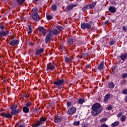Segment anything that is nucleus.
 I'll return each mask as SVG.
<instances>
[{
	"label": "nucleus",
	"instance_id": "2eb2a0df",
	"mask_svg": "<svg viewBox=\"0 0 127 127\" xmlns=\"http://www.w3.org/2000/svg\"><path fill=\"white\" fill-rule=\"evenodd\" d=\"M115 86H116V84L113 81H109L107 84V88L108 89H114Z\"/></svg>",
	"mask_w": 127,
	"mask_h": 127
},
{
	"label": "nucleus",
	"instance_id": "ddd939ff",
	"mask_svg": "<svg viewBox=\"0 0 127 127\" xmlns=\"http://www.w3.org/2000/svg\"><path fill=\"white\" fill-rule=\"evenodd\" d=\"M77 3L75 4H72L71 5H68L65 8V11L66 12H68V11H69V10H72V9H73V7H76V6H77Z\"/></svg>",
	"mask_w": 127,
	"mask_h": 127
},
{
	"label": "nucleus",
	"instance_id": "e2e57ef3",
	"mask_svg": "<svg viewBox=\"0 0 127 127\" xmlns=\"http://www.w3.org/2000/svg\"><path fill=\"white\" fill-rule=\"evenodd\" d=\"M25 98H27V94H26V92H25Z\"/></svg>",
	"mask_w": 127,
	"mask_h": 127
},
{
	"label": "nucleus",
	"instance_id": "20e7f679",
	"mask_svg": "<svg viewBox=\"0 0 127 127\" xmlns=\"http://www.w3.org/2000/svg\"><path fill=\"white\" fill-rule=\"evenodd\" d=\"M54 85H55L59 89V90H61L62 88H64V86H65V80L63 78L61 79H58L57 80L53 81Z\"/></svg>",
	"mask_w": 127,
	"mask_h": 127
},
{
	"label": "nucleus",
	"instance_id": "1a4fd4ad",
	"mask_svg": "<svg viewBox=\"0 0 127 127\" xmlns=\"http://www.w3.org/2000/svg\"><path fill=\"white\" fill-rule=\"evenodd\" d=\"M9 34V31H4V30H0V38H2V37H5Z\"/></svg>",
	"mask_w": 127,
	"mask_h": 127
},
{
	"label": "nucleus",
	"instance_id": "f257e3e1",
	"mask_svg": "<svg viewBox=\"0 0 127 127\" xmlns=\"http://www.w3.org/2000/svg\"><path fill=\"white\" fill-rule=\"evenodd\" d=\"M91 115L93 117H96L99 114H101L103 112V107L101 104L96 103L92 106Z\"/></svg>",
	"mask_w": 127,
	"mask_h": 127
},
{
	"label": "nucleus",
	"instance_id": "473e14b6",
	"mask_svg": "<svg viewBox=\"0 0 127 127\" xmlns=\"http://www.w3.org/2000/svg\"><path fill=\"white\" fill-rule=\"evenodd\" d=\"M64 61L65 62H71V61H72V60L70 58L65 57L64 58Z\"/></svg>",
	"mask_w": 127,
	"mask_h": 127
},
{
	"label": "nucleus",
	"instance_id": "58836bf2",
	"mask_svg": "<svg viewBox=\"0 0 127 127\" xmlns=\"http://www.w3.org/2000/svg\"><path fill=\"white\" fill-rule=\"evenodd\" d=\"M116 43V41L115 40L110 41L109 42L110 45L113 46Z\"/></svg>",
	"mask_w": 127,
	"mask_h": 127
},
{
	"label": "nucleus",
	"instance_id": "bf43d9fd",
	"mask_svg": "<svg viewBox=\"0 0 127 127\" xmlns=\"http://www.w3.org/2000/svg\"><path fill=\"white\" fill-rule=\"evenodd\" d=\"M125 102H126V103H127V96L125 97Z\"/></svg>",
	"mask_w": 127,
	"mask_h": 127
},
{
	"label": "nucleus",
	"instance_id": "c756f323",
	"mask_svg": "<svg viewBox=\"0 0 127 127\" xmlns=\"http://www.w3.org/2000/svg\"><path fill=\"white\" fill-rule=\"evenodd\" d=\"M56 28H57V29H58V30H59L60 31H62V30H63V29H64V28H63V27H62V26H60V25H58L56 26Z\"/></svg>",
	"mask_w": 127,
	"mask_h": 127
},
{
	"label": "nucleus",
	"instance_id": "de8ad7c7",
	"mask_svg": "<svg viewBox=\"0 0 127 127\" xmlns=\"http://www.w3.org/2000/svg\"><path fill=\"white\" fill-rule=\"evenodd\" d=\"M84 7L86 10L90 9V8H91L89 4L86 5Z\"/></svg>",
	"mask_w": 127,
	"mask_h": 127
},
{
	"label": "nucleus",
	"instance_id": "5701e85b",
	"mask_svg": "<svg viewBox=\"0 0 127 127\" xmlns=\"http://www.w3.org/2000/svg\"><path fill=\"white\" fill-rule=\"evenodd\" d=\"M110 98H111V94L110 93L107 94L104 97L105 102H107L110 100Z\"/></svg>",
	"mask_w": 127,
	"mask_h": 127
},
{
	"label": "nucleus",
	"instance_id": "9d476101",
	"mask_svg": "<svg viewBox=\"0 0 127 127\" xmlns=\"http://www.w3.org/2000/svg\"><path fill=\"white\" fill-rule=\"evenodd\" d=\"M0 116H1L3 119H11V118H12V116L9 113H0Z\"/></svg>",
	"mask_w": 127,
	"mask_h": 127
},
{
	"label": "nucleus",
	"instance_id": "b1692460",
	"mask_svg": "<svg viewBox=\"0 0 127 127\" xmlns=\"http://www.w3.org/2000/svg\"><path fill=\"white\" fill-rule=\"evenodd\" d=\"M58 8V7H57V5H56V4H54L51 6V9L52 11H56Z\"/></svg>",
	"mask_w": 127,
	"mask_h": 127
},
{
	"label": "nucleus",
	"instance_id": "7ed1b4c3",
	"mask_svg": "<svg viewBox=\"0 0 127 127\" xmlns=\"http://www.w3.org/2000/svg\"><path fill=\"white\" fill-rule=\"evenodd\" d=\"M31 12H32L31 16L32 19L34 20V21L38 22V21L40 20V16L38 14V9H37V7L33 8Z\"/></svg>",
	"mask_w": 127,
	"mask_h": 127
},
{
	"label": "nucleus",
	"instance_id": "39448f33",
	"mask_svg": "<svg viewBox=\"0 0 127 127\" xmlns=\"http://www.w3.org/2000/svg\"><path fill=\"white\" fill-rule=\"evenodd\" d=\"M93 23V21H90L89 23H83L81 24V28L82 29H91L92 26H91V24Z\"/></svg>",
	"mask_w": 127,
	"mask_h": 127
},
{
	"label": "nucleus",
	"instance_id": "13d9d810",
	"mask_svg": "<svg viewBox=\"0 0 127 127\" xmlns=\"http://www.w3.org/2000/svg\"><path fill=\"white\" fill-rule=\"evenodd\" d=\"M82 10V11H86V8H85V7H83L82 8V9H81Z\"/></svg>",
	"mask_w": 127,
	"mask_h": 127
},
{
	"label": "nucleus",
	"instance_id": "37998d69",
	"mask_svg": "<svg viewBox=\"0 0 127 127\" xmlns=\"http://www.w3.org/2000/svg\"><path fill=\"white\" fill-rule=\"evenodd\" d=\"M107 109L109 111H111V110H113V106H112V105H109L107 107Z\"/></svg>",
	"mask_w": 127,
	"mask_h": 127
},
{
	"label": "nucleus",
	"instance_id": "7c9ffc66",
	"mask_svg": "<svg viewBox=\"0 0 127 127\" xmlns=\"http://www.w3.org/2000/svg\"><path fill=\"white\" fill-rule=\"evenodd\" d=\"M11 110H16L17 109V105L13 104L11 107H10Z\"/></svg>",
	"mask_w": 127,
	"mask_h": 127
},
{
	"label": "nucleus",
	"instance_id": "09e8293b",
	"mask_svg": "<svg viewBox=\"0 0 127 127\" xmlns=\"http://www.w3.org/2000/svg\"><path fill=\"white\" fill-rule=\"evenodd\" d=\"M82 125V127H88V126L87 125V124H86L85 123L83 122L81 124Z\"/></svg>",
	"mask_w": 127,
	"mask_h": 127
},
{
	"label": "nucleus",
	"instance_id": "412c9836",
	"mask_svg": "<svg viewBox=\"0 0 127 127\" xmlns=\"http://www.w3.org/2000/svg\"><path fill=\"white\" fill-rule=\"evenodd\" d=\"M67 43H68L69 45H72V44L74 43V39H73L72 38L67 39Z\"/></svg>",
	"mask_w": 127,
	"mask_h": 127
},
{
	"label": "nucleus",
	"instance_id": "4d7b16f0",
	"mask_svg": "<svg viewBox=\"0 0 127 127\" xmlns=\"http://www.w3.org/2000/svg\"><path fill=\"white\" fill-rule=\"evenodd\" d=\"M108 23H109V20H106L104 22V24L105 25L108 24Z\"/></svg>",
	"mask_w": 127,
	"mask_h": 127
},
{
	"label": "nucleus",
	"instance_id": "3c124183",
	"mask_svg": "<svg viewBox=\"0 0 127 127\" xmlns=\"http://www.w3.org/2000/svg\"><path fill=\"white\" fill-rule=\"evenodd\" d=\"M123 116V113L122 112H119L118 114L117 115L118 118H120Z\"/></svg>",
	"mask_w": 127,
	"mask_h": 127
},
{
	"label": "nucleus",
	"instance_id": "f704fd0d",
	"mask_svg": "<svg viewBox=\"0 0 127 127\" xmlns=\"http://www.w3.org/2000/svg\"><path fill=\"white\" fill-rule=\"evenodd\" d=\"M46 18L48 20H51L52 19L53 17L50 15H46Z\"/></svg>",
	"mask_w": 127,
	"mask_h": 127
},
{
	"label": "nucleus",
	"instance_id": "864d4df0",
	"mask_svg": "<svg viewBox=\"0 0 127 127\" xmlns=\"http://www.w3.org/2000/svg\"><path fill=\"white\" fill-rule=\"evenodd\" d=\"M127 73H124L122 75V78H127Z\"/></svg>",
	"mask_w": 127,
	"mask_h": 127
},
{
	"label": "nucleus",
	"instance_id": "393cba45",
	"mask_svg": "<svg viewBox=\"0 0 127 127\" xmlns=\"http://www.w3.org/2000/svg\"><path fill=\"white\" fill-rule=\"evenodd\" d=\"M28 34H31L32 33V26L31 25H28Z\"/></svg>",
	"mask_w": 127,
	"mask_h": 127
},
{
	"label": "nucleus",
	"instance_id": "680f3d73",
	"mask_svg": "<svg viewBox=\"0 0 127 127\" xmlns=\"http://www.w3.org/2000/svg\"><path fill=\"white\" fill-rule=\"evenodd\" d=\"M61 50H62V51H63L64 50V47H61Z\"/></svg>",
	"mask_w": 127,
	"mask_h": 127
},
{
	"label": "nucleus",
	"instance_id": "a211bd4d",
	"mask_svg": "<svg viewBox=\"0 0 127 127\" xmlns=\"http://www.w3.org/2000/svg\"><path fill=\"white\" fill-rule=\"evenodd\" d=\"M41 123L39 120H37L35 122L34 124H33L32 127H39V126H41Z\"/></svg>",
	"mask_w": 127,
	"mask_h": 127
},
{
	"label": "nucleus",
	"instance_id": "338daca9",
	"mask_svg": "<svg viewBox=\"0 0 127 127\" xmlns=\"http://www.w3.org/2000/svg\"><path fill=\"white\" fill-rule=\"evenodd\" d=\"M35 1H38L39 0H34Z\"/></svg>",
	"mask_w": 127,
	"mask_h": 127
},
{
	"label": "nucleus",
	"instance_id": "4c0bfd02",
	"mask_svg": "<svg viewBox=\"0 0 127 127\" xmlns=\"http://www.w3.org/2000/svg\"><path fill=\"white\" fill-rule=\"evenodd\" d=\"M126 119L127 117L125 115H123L121 118V122H125Z\"/></svg>",
	"mask_w": 127,
	"mask_h": 127
},
{
	"label": "nucleus",
	"instance_id": "6e6552de",
	"mask_svg": "<svg viewBox=\"0 0 127 127\" xmlns=\"http://www.w3.org/2000/svg\"><path fill=\"white\" fill-rule=\"evenodd\" d=\"M77 108L72 107L67 110V115H68V116H73L74 114H75Z\"/></svg>",
	"mask_w": 127,
	"mask_h": 127
},
{
	"label": "nucleus",
	"instance_id": "052dcab7",
	"mask_svg": "<svg viewBox=\"0 0 127 127\" xmlns=\"http://www.w3.org/2000/svg\"><path fill=\"white\" fill-rule=\"evenodd\" d=\"M22 98H25V93L23 94Z\"/></svg>",
	"mask_w": 127,
	"mask_h": 127
},
{
	"label": "nucleus",
	"instance_id": "49530a36",
	"mask_svg": "<svg viewBox=\"0 0 127 127\" xmlns=\"http://www.w3.org/2000/svg\"><path fill=\"white\" fill-rule=\"evenodd\" d=\"M123 94L124 95H127V89H124L122 91Z\"/></svg>",
	"mask_w": 127,
	"mask_h": 127
},
{
	"label": "nucleus",
	"instance_id": "e433bc0d",
	"mask_svg": "<svg viewBox=\"0 0 127 127\" xmlns=\"http://www.w3.org/2000/svg\"><path fill=\"white\" fill-rule=\"evenodd\" d=\"M66 105H67V108L69 107H71L72 106V102L70 101H67L66 102Z\"/></svg>",
	"mask_w": 127,
	"mask_h": 127
},
{
	"label": "nucleus",
	"instance_id": "2f4dec72",
	"mask_svg": "<svg viewBox=\"0 0 127 127\" xmlns=\"http://www.w3.org/2000/svg\"><path fill=\"white\" fill-rule=\"evenodd\" d=\"M10 115L11 116H15V115H16V110H11L10 112Z\"/></svg>",
	"mask_w": 127,
	"mask_h": 127
},
{
	"label": "nucleus",
	"instance_id": "c9c22d12",
	"mask_svg": "<svg viewBox=\"0 0 127 127\" xmlns=\"http://www.w3.org/2000/svg\"><path fill=\"white\" fill-rule=\"evenodd\" d=\"M80 125V121H76L75 122H74L73 123V126H78Z\"/></svg>",
	"mask_w": 127,
	"mask_h": 127
},
{
	"label": "nucleus",
	"instance_id": "423d86ee",
	"mask_svg": "<svg viewBox=\"0 0 127 127\" xmlns=\"http://www.w3.org/2000/svg\"><path fill=\"white\" fill-rule=\"evenodd\" d=\"M64 120V116L61 115L56 116L54 119V123L55 124H59L63 121Z\"/></svg>",
	"mask_w": 127,
	"mask_h": 127
},
{
	"label": "nucleus",
	"instance_id": "ea45409f",
	"mask_svg": "<svg viewBox=\"0 0 127 127\" xmlns=\"http://www.w3.org/2000/svg\"><path fill=\"white\" fill-rule=\"evenodd\" d=\"M121 84H122V85H126V82H127V80L126 79H122L121 80Z\"/></svg>",
	"mask_w": 127,
	"mask_h": 127
},
{
	"label": "nucleus",
	"instance_id": "5fc2aeb1",
	"mask_svg": "<svg viewBox=\"0 0 127 127\" xmlns=\"http://www.w3.org/2000/svg\"><path fill=\"white\" fill-rule=\"evenodd\" d=\"M29 46H34V44L32 43V42H29Z\"/></svg>",
	"mask_w": 127,
	"mask_h": 127
},
{
	"label": "nucleus",
	"instance_id": "8fccbe9b",
	"mask_svg": "<svg viewBox=\"0 0 127 127\" xmlns=\"http://www.w3.org/2000/svg\"><path fill=\"white\" fill-rule=\"evenodd\" d=\"M90 64H86L85 65V68L86 70H88V69H90Z\"/></svg>",
	"mask_w": 127,
	"mask_h": 127
},
{
	"label": "nucleus",
	"instance_id": "c03bdc74",
	"mask_svg": "<svg viewBox=\"0 0 127 127\" xmlns=\"http://www.w3.org/2000/svg\"><path fill=\"white\" fill-rule=\"evenodd\" d=\"M19 113H21V110H20V109L16 110V115L19 114Z\"/></svg>",
	"mask_w": 127,
	"mask_h": 127
},
{
	"label": "nucleus",
	"instance_id": "6ab92c4d",
	"mask_svg": "<svg viewBox=\"0 0 127 127\" xmlns=\"http://www.w3.org/2000/svg\"><path fill=\"white\" fill-rule=\"evenodd\" d=\"M120 58L121 60H123V61H125L127 59V54L125 53L123 55H122L120 56Z\"/></svg>",
	"mask_w": 127,
	"mask_h": 127
},
{
	"label": "nucleus",
	"instance_id": "a878e982",
	"mask_svg": "<svg viewBox=\"0 0 127 127\" xmlns=\"http://www.w3.org/2000/svg\"><path fill=\"white\" fill-rule=\"evenodd\" d=\"M84 103H85V99L83 98H81L78 101V104H79V105H83Z\"/></svg>",
	"mask_w": 127,
	"mask_h": 127
},
{
	"label": "nucleus",
	"instance_id": "cd10ccee",
	"mask_svg": "<svg viewBox=\"0 0 127 127\" xmlns=\"http://www.w3.org/2000/svg\"><path fill=\"white\" fill-rule=\"evenodd\" d=\"M96 4H97V2H93L89 4V6L90 8L93 9L95 7V6H96Z\"/></svg>",
	"mask_w": 127,
	"mask_h": 127
},
{
	"label": "nucleus",
	"instance_id": "a19ab883",
	"mask_svg": "<svg viewBox=\"0 0 127 127\" xmlns=\"http://www.w3.org/2000/svg\"><path fill=\"white\" fill-rule=\"evenodd\" d=\"M108 118H102V120H100V123H105V122H106Z\"/></svg>",
	"mask_w": 127,
	"mask_h": 127
},
{
	"label": "nucleus",
	"instance_id": "72a5a7b5",
	"mask_svg": "<svg viewBox=\"0 0 127 127\" xmlns=\"http://www.w3.org/2000/svg\"><path fill=\"white\" fill-rule=\"evenodd\" d=\"M32 104V103H31V102L29 101L28 103L26 104L25 107H27V108H29V107H30V106H31Z\"/></svg>",
	"mask_w": 127,
	"mask_h": 127
},
{
	"label": "nucleus",
	"instance_id": "f8f14e48",
	"mask_svg": "<svg viewBox=\"0 0 127 127\" xmlns=\"http://www.w3.org/2000/svg\"><path fill=\"white\" fill-rule=\"evenodd\" d=\"M9 45L11 46H15V45H18L19 44V40L12 39L10 43H9Z\"/></svg>",
	"mask_w": 127,
	"mask_h": 127
},
{
	"label": "nucleus",
	"instance_id": "0eeeda50",
	"mask_svg": "<svg viewBox=\"0 0 127 127\" xmlns=\"http://www.w3.org/2000/svg\"><path fill=\"white\" fill-rule=\"evenodd\" d=\"M55 69V64L54 62L49 63L47 64V68L46 69V71H53Z\"/></svg>",
	"mask_w": 127,
	"mask_h": 127
},
{
	"label": "nucleus",
	"instance_id": "dca6fc26",
	"mask_svg": "<svg viewBox=\"0 0 127 127\" xmlns=\"http://www.w3.org/2000/svg\"><path fill=\"white\" fill-rule=\"evenodd\" d=\"M97 68H98V69L99 70V71H101V70H104V68H105V64L103 61H102L100 63Z\"/></svg>",
	"mask_w": 127,
	"mask_h": 127
},
{
	"label": "nucleus",
	"instance_id": "603ef678",
	"mask_svg": "<svg viewBox=\"0 0 127 127\" xmlns=\"http://www.w3.org/2000/svg\"><path fill=\"white\" fill-rule=\"evenodd\" d=\"M5 28L4 25H0V30H3Z\"/></svg>",
	"mask_w": 127,
	"mask_h": 127
},
{
	"label": "nucleus",
	"instance_id": "aec40b11",
	"mask_svg": "<svg viewBox=\"0 0 127 127\" xmlns=\"http://www.w3.org/2000/svg\"><path fill=\"white\" fill-rule=\"evenodd\" d=\"M46 120H47V118L46 117H41L40 118V123H41V125H43L45 122H46Z\"/></svg>",
	"mask_w": 127,
	"mask_h": 127
},
{
	"label": "nucleus",
	"instance_id": "774afa93",
	"mask_svg": "<svg viewBox=\"0 0 127 127\" xmlns=\"http://www.w3.org/2000/svg\"><path fill=\"white\" fill-rule=\"evenodd\" d=\"M3 81L4 82H6V80H4Z\"/></svg>",
	"mask_w": 127,
	"mask_h": 127
},
{
	"label": "nucleus",
	"instance_id": "f3484780",
	"mask_svg": "<svg viewBox=\"0 0 127 127\" xmlns=\"http://www.w3.org/2000/svg\"><path fill=\"white\" fill-rule=\"evenodd\" d=\"M109 11L110 13H115L117 11V9H116L115 7L111 6L109 8Z\"/></svg>",
	"mask_w": 127,
	"mask_h": 127
},
{
	"label": "nucleus",
	"instance_id": "79ce46f5",
	"mask_svg": "<svg viewBox=\"0 0 127 127\" xmlns=\"http://www.w3.org/2000/svg\"><path fill=\"white\" fill-rule=\"evenodd\" d=\"M123 31H124L125 32H127V26H123Z\"/></svg>",
	"mask_w": 127,
	"mask_h": 127
},
{
	"label": "nucleus",
	"instance_id": "0e129e2a",
	"mask_svg": "<svg viewBox=\"0 0 127 127\" xmlns=\"http://www.w3.org/2000/svg\"><path fill=\"white\" fill-rule=\"evenodd\" d=\"M74 118H78V116H77V115H75V116H74Z\"/></svg>",
	"mask_w": 127,
	"mask_h": 127
},
{
	"label": "nucleus",
	"instance_id": "4468645a",
	"mask_svg": "<svg viewBox=\"0 0 127 127\" xmlns=\"http://www.w3.org/2000/svg\"><path fill=\"white\" fill-rule=\"evenodd\" d=\"M43 52H44V49L43 48H42L40 49H36V53H35V55L36 56H39V55L41 54V53H43Z\"/></svg>",
	"mask_w": 127,
	"mask_h": 127
},
{
	"label": "nucleus",
	"instance_id": "9b49d317",
	"mask_svg": "<svg viewBox=\"0 0 127 127\" xmlns=\"http://www.w3.org/2000/svg\"><path fill=\"white\" fill-rule=\"evenodd\" d=\"M39 31L42 35H45L47 34V30L44 28V27L40 26L39 27Z\"/></svg>",
	"mask_w": 127,
	"mask_h": 127
},
{
	"label": "nucleus",
	"instance_id": "a18cd8bd",
	"mask_svg": "<svg viewBox=\"0 0 127 127\" xmlns=\"http://www.w3.org/2000/svg\"><path fill=\"white\" fill-rule=\"evenodd\" d=\"M100 127H109V126L105 123H104L101 125Z\"/></svg>",
	"mask_w": 127,
	"mask_h": 127
},
{
	"label": "nucleus",
	"instance_id": "f03ea898",
	"mask_svg": "<svg viewBox=\"0 0 127 127\" xmlns=\"http://www.w3.org/2000/svg\"><path fill=\"white\" fill-rule=\"evenodd\" d=\"M59 33H60V32L57 29L50 30L45 38L46 44H47V43H50L51 40H52L53 35H58Z\"/></svg>",
	"mask_w": 127,
	"mask_h": 127
},
{
	"label": "nucleus",
	"instance_id": "6e6d98bb",
	"mask_svg": "<svg viewBox=\"0 0 127 127\" xmlns=\"http://www.w3.org/2000/svg\"><path fill=\"white\" fill-rule=\"evenodd\" d=\"M18 127H25V126L24 125V124L20 125L18 126Z\"/></svg>",
	"mask_w": 127,
	"mask_h": 127
},
{
	"label": "nucleus",
	"instance_id": "69168bd1",
	"mask_svg": "<svg viewBox=\"0 0 127 127\" xmlns=\"http://www.w3.org/2000/svg\"><path fill=\"white\" fill-rule=\"evenodd\" d=\"M16 126H18V125H19V123H16Z\"/></svg>",
	"mask_w": 127,
	"mask_h": 127
},
{
	"label": "nucleus",
	"instance_id": "4be33fe9",
	"mask_svg": "<svg viewBox=\"0 0 127 127\" xmlns=\"http://www.w3.org/2000/svg\"><path fill=\"white\" fill-rule=\"evenodd\" d=\"M23 112L26 114H28L29 113V108L26 106H24L23 107Z\"/></svg>",
	"mask_w": 127,
	"mask_h": 127
},
{
	"label": "nucleus",
	"instance_id": "c85d7f7f",
	"mask_svg": "<svg viewBox=\"0 0 127 127\" xmlns=\"http://www.w3.org/2000/svg\"><path fill=\"white\" fill-rule=\"evenodd\" d=\"M119 125H120V122L119 121L115 122L114 123L112 124L111 127H117L119 126Z\"/></svg>",
	"mask_w": 127,
	"mask_h": 127
},
{
	"label": "nucleus",
	"instance_id": "bb28decb",
	"mask_svg": "<svg viewBox=\"0 0 127 127\" xmlns=\"http://www.w3.org/2000/svg\"><path fill=\"white\" fill-rule=\"evenodd\" d=\"M17 3H18L19 5H22L23 3H24V2L25 1V0H16Z\"/></svg>",
	"mask_w": 127,
	"mask_h": 127
}]
</instances>
